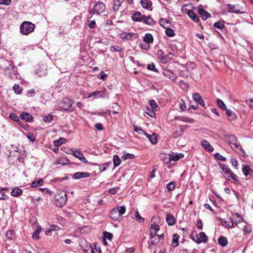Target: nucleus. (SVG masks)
Returning <instances> with one entry per match:
<instances>
[{"label": "nucleus", "mask_w": 253, "mask_h": 253, "mask_svg": "<svg viewBox=\"0 0 253 253\" xmlns=\"http://www.w3.org/2000/svg\"><path fill=\"white\" fill-rule=\"evenodd\" d=\"M161 219L159 216H153L150 223V238H154L160 229Z\"/></svg>", "instance_id": "obj_1"}, {"label": "nucleus", "mask_w": 253, "mask_h": 253, "mask_svg": "<svg viewBox=\"0 0 253 253\" xmlns=\"http://www.w3.org/2000/svg\"><path fill=\"white\" fill-rule=\"evenodd\" d=\"M35 28V24L29 21H24L20 25V33L23 35H28L34 31Z\"/></svg>", "instance_id": "obj_2"}, {"label": "nucleus", "mask_w": 253, "mask_h": 253, "mask_svg": "<svg viewBox=\"0 0 253 253\" xmlns=\"http://www.w3.org/2000/svg\"><path fill=\"white\" fill-rule=\"evenodd\" d=\"M105 9V5L102 2H98L94 5L92 8L89 9L88 12L91 14L100 15L103 13Z\"/></svg>", "instance_id": "obj_3"}, {"label": "nucleus", "mask_w": 253, "mask_h": 253, "mask_svg": "<svg viewBox=\"0 0 253 253\" xmlns=\"http://www.w3.org/2000/svg\"><path fill=\"white\" fill-rule=\"evenodd\" d=\"M55 205L58 207L64 206L67 201V195L64 192H61L55 197Z\"/></svg>", "instance_id": "obj_4"}, {"label": "nucleus", "mask_w": 253, "mask_h": 253, "mask_svg": "<svg viewBox=\"0 0 253 253\" xmlns=\"http://www.w3.org/2000/svg\"><path fill=\"white\" fill-rule=\"evenodd\" d=\"M74 102L68 98H64L59 102V107L63 110H69L72 108Z\"/></svg>", "instance_id": "obj_5"}, {"label": "nucleus", "mask_w": 253, "mask_h": 253, "mask_svg": "<svg viewBox=\"0 0 253 253\" xmlns=\"http://www.w3.org/2000/svg\"><path fill=\"white\" fill-rule=\"evenodd\" d=\"M224 176L228 179L230 178L236 180L237 175L229 169L225 165H222L221 166Z\"/></svg>", "instance_id": "obj_6"}, {"label": "nucleus", "mask_w": 253, "mask_h": 253, "mask_svg": "<svg viewBox=\"0 0 253 253\" xmlns=\"http://www.w3.org/2000/svg\"><path fill=\"white\" fill-rule=\"evenodd\" d=\"M120 38L125 40H134L138 38V35L134 33L124 32L120 34Z\"/></svg>", "instance_id": "obj_7"}, {"label": "nucleus", "mask_w": 253, "mask_h": 253, "mask_svg": "<svg viewBox=\"0 0 253 253\" xmlns=\"http://www.w3.org/2000/svg\"><path fill=\"white\" fill-rule=\"evenodd\" d=\"M225 9H226V10L230 13H242L241 11H240V9L239 8V6L238 4L234 5L231 4H227L226 5Z\"/></svg>", "instance_id": "obj_8"}, {"label": "nucleus", "mask_w": 253, "mask_h": 253, "mask_svg": "<svg viewBox=\"0 0 253 253\" xmlns=\"http://www.w3.org/2000/svg\"><path fill=\"white\" fill-rule=\"evenodd\" d=\"M194 241H195L198 244H200L202 242L207 243L208 242V237L206 235V234L201 232L199 234V236H196L197 240L194 239V238H192Z\"/></svg>", "instance_id": "obj_9"}, {"label": "nucleus", "mask_w": 253, "mask_h": 253, "mask_svg": "<svg viewBox=\"0 0 253 253\" xmlns=\"http://www.w3.org/2000/svg\"><path fill=\"white\" fill-rule=\"evenodd\" d=\"M72 154L76 158H78L80 161L83 163L86 164L88 163L87 159L84 156L82 152L80 150L72 151Z\"/></svg>", "instance_id": "obj_10"}, {"label": "nucleus", "mask_w": 253, "mask_h": 253, "mask_svg": "<svg viewBox=\"0 0 253 253\" xmlns=\"http://www.w3.org/2000/svg\"><path fill=\"white\" fill-rule=\"evenodd\" d=\"M224 139L225 141L228 143L231 147L233 143H235V141H237V137L231 134H225L224 137Z\"/></svg>", "instance_id": "obj_11"}, {"label": "nucleus", "mask_w": 253, "mask_h": 253, "mask_svg": "<svg viewBox=\"0 0 253 253\" xmlns=\"http://www.w3.org/2000/svg\"><path fill=\"white\" fill-rule=\"evenodd\" d=\"M110 217L115 221H119L122 219L119 212L118 209H113L110 213Z\"/></svg>", "instance_id": "obj_12"}, {"label": "nucleus", "mask_w": 253, "mask_h": 253, "mask_svg": "<svg viewBox=\"0 0 253 253\" xmlns=\"http://www.w3.org/2000/svg\"><path fill=\"white\" fill-rule=\"evenodd\" d=\"M198 13L203 20H206L211 17V14L204 10L202 5L199 6Z\"/></svg>", "instance_id": "obj_13"}, {"label": "nucleus", "mask_w": 253, "mask_h": 253, "mask_svg": "<svg viewBox=\"0 0 253 253\" xmlns=\"http://www.w3.org/2000/svg\"><path fill=\"white\" fill-rule=\"evenodd\" d=\"M166 157H169V160L170 161L176 162L179 160L180 159L183 158L184 155L182 153H179L177 154L173 153L172 154H168L165 155Z\"/></svg>", "instance_id": "obj_14"}, {"label": "nucleus", "mask_w": 253, "mask_h": 253, "mask_svg": "<svg viewBox=\"0 0 253 253\" xmlns=\"http://www.w3.org/2000/svg\"><path fill=\"white\" fill-rule=\"evenodd\" d=\"M225 112L228 121L231 122L236 119L237 116L235 112L229 109H227Z\"/></svg>", "instance_id": "obj_15"}, {"label": "nucleus", "mask_w": 253, "mask_h": 253, "mask_svg": "<svg viewBox=\"0 0 253 253\" xmlns=\"http://www.w3.org/2000/svg\"><path fill=\"white\" fill-rule=\"evenodd\" d=\"M144 15H142L141 12L136 11L132 14L131 18L133 21L135 22H141Z\"/></svg>", "instance_id": "obj_16"}, {"label": "nucleus", "mask_w": 253, "mask_h": 253, "mask_svg": "<svg viewBox=\"0 0 253 253\" xmlns=\"http://www.w3.org/2000/svg\"><path fill=\"white\" fill-rule=\"evenodd\" d=\"M141 22L148 25H153L155 22L150 16L144 15Z\"/></svg>", "instance_id": "obj_17"}, {"label": "nucleus", "mask_w": 253, "mask_h": 253, "mask_svg": "<svg viewBox=\"0 0 253 253\" xmlns=\"http://www.w3.org/2000/svg\"><path fill=\"white\" fill-rule=\"evenodd\" d=\"M90 174L87 172H77L74 174L73 178L74 179H80L82 178L88 177Z\"/></svg>", "instance_id": "obj_18"}, {"label": "nucleus", "mask_w": 253, "mask_h": 253, "mask_svg": "<svg viewBox=\"0 0 253 253\" xmlns=\"http://www.w3.org/2000/svg\"><path fill=\"white\" fill-rule=\"evenodd\" d=\"M201 145L207 151L211 152L213 150V147L206 140H203L201 141Z\"/></svg>", "instance_id": "obj_19"}, {"label": "nucleus", "mask_w": 253, "mask_h": 253, "mask_svg": "<svg viewBox=\"0 0 253 253\" xmlns=\"http://www.w3.org/2000/svg\"><path fill=\"white\" fill-rule=\"evenodd\" d=\"M91 96H95L96 98H104L105 97V93L104 92L95 91L89 93L87 97L89 98Z\"/></svg>", "instance_id": "obj_20"}, {"label": "nucleus", "mask_w": 253, "mask_h": 253, "mask_svg": "<svg viewBox=\"0 0 253 253\" xmlns=\"http://www.w3.org/2000/svg\"><path fill=\"white\" fill-rule=\"evenodd\" d=\"M166 221L167 223L170 226L173 225L176 222L174 215L171 213L167 214Z\"/></svg>", "instance_id": "obj_21"}, {"label": "nucleus", "mask_w": 253, "mask_h": 253, "mask_svg": "<svg viewBox=\"0 0 253 253\" xmlns=\"http://www.w3.org/2000/svg\"><path fill=\"white\" fill-rule=\"evenodd\" d=\"M163 74L164 75L168 78V79H171V80H175V76L174 75L173 73L170 71V70L167 69H163Z\"/></svg>", "instance_id": "obj_22"}, {"label": "nucleus", "mask_w": 253, "mask_h": 253, "mask_svg": "<svg viewBox=\"0 0 253 253\" xmlns=\"http://www.w3.org/2000/svg\"><path fill=\"white\" fill-rule=\"evenodd\" d=\"M243 172L246 176L250 175L253 176V170L249 166H244L242 168Z\"/></svg>", "instance_id": "obj_23"}, {"label": "nucleus", "mask_w": 253, "mask_h": 253, "mask_svg": "<svg viewBox=\"0 0 253 253\" xmlns=\"http://www.w3.org/2000/svg\"><path fill=\"white\" fill-rule=\"evenodd\" d=\"M144 134L146 136V137L149 139V140L153 144H155L157 142V135L156 133H153L152 134L150 135L146 132L144 133Z\"/></svg>", "instance_id": "obj_24"}, {"label": "nucleus", "mask_w": 253, "mask_h": 253, "mask_svg": "<svg viewBox=\"0 0 253 253\" xmlns=\"http://www.w3.org/2000/svg\"><path fill=\"white\" fill-rule=\"evenodd\" d=\"M187 14L193 21L198 22L199 21V17L193 10H189Z\"/></svg>", "instance_id": "obj_25"}, {"label": "nucleus", "mask_w": 253, "mask_h": 253, "mask_svg": "<svg viewBox=\"0 0 253 253\" xmlns=\"http://www.w3.org/2000/svg\"><path fill=\"white\" fill-rule=\"evenodd\" d=\"M20 118L22 120H25L27 122H30L32 121L33 118L32 116L26 112H24L22 113V114L20 116Z\"/></svg>", "instance_id": "obj_26"}, {"label": "nucleus", "mask_w": 253, "mask_h": 253, "mask_svg": "<svg viewBox=\"0 0 253 253\" xmlns=\"http://www.w3.org/2000/svg\"><path fill=\"white\" fill-rule=\"evenodd\" d=\"M140 3L143 8L146 9H150L152 7V3L148 0H141Z\"/></svg>", "instance_id": "obj_27"}, {"label": "nucleus", "mask_w": 253, "mask_h": 253, "mask_svg": "<svg viewBox=\"0 0 253 253\" xmlns=\"http://www.w3.org/2000/svg\"><path fill=\"white\" fill-rule=\"evenodd\" d=\"M149 104H150V106H151L152 109L153 110V111L150 113V114H148L150 117H153L154 115H155V113L154 112V110H156V108L157 107V105L156 102L155 101V100L153 99H151L150 100Z\"/></svg>", "instance_id": "obj_28"}, {"label": "nucleus", "mask_w": 253, "mask_h": 253, "mask_svg": "<svg viewBox=\"0 0 253 253\" xmlns=\"http://www.w3.org/2000/svg\"><path fill=\"white\" fill-rule=\"evenodd\" d=\"M175 120H179L186 123H192L194 122L193 119L187 118L183 116H177L175 118Z\"/></svg>", "instance_id": "obj_29"}, {"label": "nucleus", "mask_w": 253, "mask_h": 253, "mask_svg": "<svg viewBox=\"0 0 253 253\" xmlns=\"http://www.w3.org/2000/svg\"><path fill=\"white\" fill-rule=\"evenodd\" d=\"M43 184V180L42 178H39L37 180L33 181L31 183L32 187H37L39 186H42Z\"/></svg>", "instance_id": "obj_30"}, {"label": "nucleus", "mask_w": 253, "mask_h": 253, "mask_svg": "<svg viewBox=\"0 0 253 253\" xmlns=\"http://www.w3.org/2000/svg\"><path fill=\"white\" fill-rule=\"evenodd\" d=\"M22 191L21 189L18 187H15L12 190L11 194L14 197H17L20 195L22 194Z\"/></svg>", "instance_id": "obj_31"}, {"label": "nucleus", "mask_w": 253, "mask_h": 253, "mask_svg": "<svg viewBox=\"0 0 253 253\" xmlns=\"http://www.w3.org/2000/svg\"><path fill=\"white\" fill-rule=\"evenodd\" d=\"M218 244L222 247H225L228 243L227 239L225 237L221 236L218 239Z\"/></svg>", "instance_id": "obj_32"}, {"label": "nucleus", "mask_w": 253, "mask_h": 253, "mask_svg": "<svg viewBox=\"0 0 253 253\" xmlns=\"http://www.w3.org/2000/svg\"><path fill=\"white\" fill-rule=\"evenodd\" d=\"M179 238V236L177 234H174L172 236V246L173 247L175 248L178 246V239Z\"/></svg>", "instance_id": "obj_33"}, {"label": "nucleus", "mask_w": 253, "mask_h": 253, "mask_svg": "<svg viewBox=\"0 0 253 253\" xmlns=\"http://www.w3.org/2000/svg\"><path fill=\"white\" fill-rule=\"evenodd\" d=\"M232 219L237 223L242 221L243 218L238 213L233 214Z\"/></svg>", "instance_id": "obj_34"}, {"label": "nucleus", "mask_w": 253, "mask_h": 253, "mask_svg": "<svg viewBox=\"0 0 253 253\" xmlns=\"http://www.w3.org/2000/svg\"><path fill=\"white\" fill-rule=\"evenodd\" d=\"M143 40L149 43H152L153 42V37L151 34H146L143 39Z\"/></svg>", "instance_id": "obj_35"}, {"label": "nucleus", "mask_w": 253, "mask_h": 253, "mask_svg": "<svg viewBox=\"0 0 253 253\" xmlns=\"http://www.w3.org/2000/svg\"><path fill=\"white\" fill-rule=\"evenodd\" d=\"M169 24V22L167 19L161 18L160 19V25L162 27H163V28H164L165 29L169 27L168 25Z\"/></svg>", "instance_id": "obj_36"}, {"label": "nucleus", "mask_w": 253, "mask_h": 253, "mask_svg": "<svg viewBox=\"0 0 253 253\" xmlns=\"http://www.w3.org/2000/svg\"><path fill=\"white\" fill-rule=\"evenodd\" d=\"M121 160L117 155H115L113 157V163L115 167H118L121 164Z\"/></svg>", "instance_id": "obj_37"}, {"label": "nucleus", "mask_w": 253, "mask_h": 253, "mask_svg": "<svg viewBox=\"0 0 253 253\" xmlns=\"http://www.w3.org/2000/svg\"><path fill=\"white\" fill-rule=\"evenodd\" d=\"M135 219L140 223H143L144 221V218L142 217L138 211H136L134 214Z\"/></svg>", "instance_id": "obj_38"}, {"label": "nucleus", "mask_w": 253, "mask_h": 253, "mask_svg": "<svg viewBox=\"0 0 253 253\" xmlns=\"http://www.w3.org/2000/svg\"><path fill=\"white\" fill-rule=\"evenodd\" d=\"M217 106L222 110H226L227 109L226 105L224 104L223 101L219 99L217 100Z\"/></svg>", "instance_id": "obj_39"}, {"label": "nucleus", "mask_w": 253, "mask_h": 253, "mask_svg": "<svg viewBox=\"0 0 253 253\" xmlns=\"http://www.w3.org/2000/svg\"><path fill=\"white\" fill-rule=\"evenodd\" d=\"M140 47L142 49L148 50L150 48V43L143 40L140 42Z\"/></svg>", "instance_id": "obj_40"}, {"label": "nucleus", "mask_w": 253, "mask_h": 253, "mask_svg": "<svg viewBox=\"0 0 253 253\" xmlns=\"http://www.w3.org/2000/svg\"><path fill=\"white\" fill-rule=\"evenodd\" d=\"M166 34L169 37H172L175 35V33L173 30L171 28L168 27L166 28Z\"/></svg>", "instance_id": "obj_41"}, {"label": "nucleus", "mask_w": 253, "mask_h": 253, "mask_svg": "<svg viewBox=\"0 0 253 253\" xmlns=\"http://www.w3.org/2000/svg\"><path fill=\"white\" fill-rule=\"evenodd\" d=\"M41 228L40 227H38L33 233L32 236L33 238L39 240L40 239L39 234L41 232Z\"/></svg>", "instance_id": "obj_42"}, {"label": "nucleus", "mask_w": 253, "mask_h": 253, "mask_svg": "<svg viewBox=\"0 0 253 253\" xmlns=\"http://www.w3.org/2000/svg\"><path fill=\"white\" fill-rule=\"evenodd\" d=\"M13 89L16 94L21 93L23 90L22 88L19 84H15L13 86Z\"/></svg>", "instance_id": "obj_43"}, {"label": "nucleus", "mask_w": 253, "mask_h": 253, "mask_svg": "<svg viewBox=\"0 0 253 253\" xmlns=\"http://www.w3.org/2000/svg\"><path fill=\"white\" fill-rule=\"evenodd\" d=\"M213 26L218 29H220V30L222 29L225 27L223 22H221L220 21H219L214 23Z\"/></svg>", "instance_id": "obj_44"}, {"label": "nucleus", "mask_w": 253, "mask_h": 253, "mask_svg": "<svg viewBox=\"0 0 253 253\" xmlns=\"http://www.w3.org/2000/svg\"><path fill=\"white\" fill-rule=\"evenodd\" d=\"M52 120V116L51 115L45 116L43 117V121L46 123H50Z\"/></svg>", "instance_id": "obj_45"}, {"label": "nucleus", "mask_w": 253, "mask_h": 253, "mask_svg": "<svg viewBox=\"0 0 253 253\" xmlns=\"http://www.w3.org/2000/svg\"><path fill=\"white\" fill-rule=\"evenodd\" d=\"M174 54L172 53H169L165 57L163 58L164 60H165V62H167L168 61H170L173 57Z\"/></svg>", "instance_id": "obj_46"}, {"label": "nucleus", "mask_w": 253, "mask_h": 253, "mask_svg": "<svg viewBox=\"0 0 253 253\" xmlns=\"http://www.w3.org/2000/svg\"><path fill=\"white\" fill-rule=\"evenodd\" d=\"M9 117L11 120H12L15 122H20L19 117L17 115H16L15 113H10Z\"/></svg>", "instance_id": "obj_47"}, {"label": "nucleus", "mask_w": 253, "mask_h": 253, "mask_svg": "<svg viewBox=\"0 0 253 253\" xmlns=\"http://www.w3.org/2000/svg\"><path fill=\"white\" fill-rule=\"evenodd\" d=\"M116 209H118L120 215L121 216L123 214L125 213L126 211V207L125 206H118L117 208H115Z\"/></svg>", "instance_id": "obj_48"}, {"label": "nucleus", "mask_w": 253, "mask_h": 253, "mask_svg": "<svg viewBox=\"0 0 253 253\" xmlns=\"http://www.w3.org/2000/svg\"><path fill=\"white\" fill-rule=\"evenodd\" d=\"M202 98L200 94L199 93H195L193 95V100L197 103Z\"/></svg>", "instance_id": "obj_49"}, {"label": "nucleus", "mask_w": 253, "mask_h": 253, "mask_svg": "<svg viewBox=\"0 0 253 253\" xmlns=\"http://www.w3.org/2000/svg\"><path fill=\"white\" fill-rule=\"evenodd\" d=\"M122 50V48L119 46H111L110 47V51L113 52H116V51L120 52V51H121Z\"/></svg>", "instance_id": "obj_50"}, {"label": "nucleus", "mask_w": 253, "mask_h": 253, "mask_svg": "<svg viewBox=\"0 0 253 253\" xmlns=\"http://www.w3.org/2000/svg\"><path fill=\"white\" fill-rule=\"evenodd\" d=\"M147 69L155 72H157L158 71V69L155 67V65L153 63L147 66Z\"/></svg>", "instance_id": "obj_51"}, {"label": "nucleus", "mask_w": 253, "mask_h": 253, "mask_svg": "<svg viewBox=\"0 0 253 253\" xmlns=\"http://www.w3.org/2000/svg\"><path fill=\"white\" fill-rule=\"evenodd\" d=\"M65 142V139L62 137H60L59 139L54 142V144L57 145H60Z\"/></svg>", "instance_id": "obj_52"}, {"label": "nucleus", "mask_w": 253, "mask_h": 253, "mask_svg": "<svg viewBox=\"0 0 253 253\" xmlns=\"http://www.w3.org/2000/svg\"><path fill=\"white\" fill-rule=\"evenodd\" d=\"M243 231L244 235L249 234L252 232V228L251 226H245L243 229Z\"/></svg>", "instance_id": "obj_53"}, {"label": "nucleus", "mask_w": 253, "mask_h": 253, "mask_svg": "<svg viewBox=\"0 0 253 253\" xmlns=\"http://www.w3.org/2000/svg\"><path fill=\"white\" fill-rule=\"evenodd\" d=\"M214 156H215V158L218 160H220L221 161H226V158L218 153H215L214 155Z\"/></svg>", "instance_id": "obj_54"}, {"label": "nucleus", "mask_w": 253, "mask_h": 253, "mask_svg": "<svg viewBox=\"0 0 253 253\" xmlns=\"http://www.w3.org/2000/svg\"><path fill=\"white\" fill-rule=\"evenodd\" d=\"M175 187V182H170L167 184V188L168 190L170 191L173 190Z\"/></svg>", "instance_id": "obj_55"}, {"label": "nucleus", "mask_w": 253, "mask_h": 253, "mask_svg": "<svg viewBox=\"0 0 253 253\" xmlns=\"http://www.w3.org/2000/svg\"><path fill=\"white\" fill-rule=\"evenodd\" d=\"M108 163H105L99 166V170L100 171H104L107 169V167L108 166Z\"/></svg>", "instance_id": "obj_56"}, {"label": "nucleus", "mask_w": 253, "mask_h": 253, "mask_svg": "<svg viewBox=\"0 0 253 253\" xmlns=\"http://www.w3.org/2000/svg\"><path fill=\"white\" fill-rule=\"evenodd\" d=\"M27 137L29 139H30L32 142L34 141L36 138L34 134L30 132L27 133Z\"/></svg>", "instance_id": "obj_57"}, {"label": "nucleus", "mask_w": 253, "mask_h": 253, "mask_svg": "<svg viewBox=\"0 0 253 253\" xmlns=\"http://www.w3.org/2000/svg\"><path fill=\"white\" fill-rule=\"evenodd\" d=\"M14 232L13 230L8 231L6 234V236L7 238L9 239H12Z\"/></svg>", "instance_id": "obj_58"}, {"label": "nucleus", "mask_w": 253, "mask_h": 253, "mask_svg": "<svg viewBox=\"0 0 253 253\" xmlns=\"http://www.w3.org/2000/svg\"><path fill=\"white\" fill-rule=\"evenodd\" d=\"M179 85L182 88H187L188 87L187 84L185 82L182 80L179 81Z\"/></svg>", "instance_id": "obj_59"}, {"label": "nucleus", "mask_w": 253, "mask_h": 253, "mask_svg": "<svg viewBox=\"0 0 253 253\" xmlns=\"http://www.w3.org/2000/svg\"><path fill=\"white\" fill-rule=\"evenodd\" d=\"M11 2V0H0V4L8 5Z\"/></svg>", "instance_id": "obj_60"}, {"label": "nucleus", "mask_w": 253, "mask_h": 253, "mask_svg": "<svg viewBox=\"0 0 253 253\" xmlns=\"http://www.w3.org/2000/svg\"><path fill=\"white\" fill-rule=\"evenodd\" d=\"M95 24H96L95 21L91 20V21H88V23L87 25L89 28L92 29L95 27Z\"/></svg>", "instance_id": "obj_61"}, {"label": "nucleus", "mask_w": 253, "mask_h": 253, "mask_svg": "<svg viewBox=\"0 0 253 253\" xmlns=\"http://www.w3.org/2000/svg\"><path fill=\"white\" fill-rule=\"evenodd\" d=\"M107 77V75L103 71H101L98 75V78L99 79L104 80Z\"/></svg>", "instance_id": "obj_62"}, {"label": "nucleus", "mask_w": 253, "mask_h": 253, "mask_svg": "<svg viewBox=\"0 0 253 253\" xmlns=\"http://www.w3.org/2000/svg\"><path fill=\"white\" fill-rule=\"evenodd\" d=\"M181 133H182L181 130H180L179 131H175L173 133L172 136L174 138H176V137L180 136L181 134Z\"/></svg>", "instance_id": "obj_63"}, {"label": "nucleus", "mask_w": 253, "mask_h": 253, "mask_svg": "<svg viewBox=\"0 0 253 253\" xmlns=\"http://www.w3.org/2000/svg\"><path fill=\"white\" fill-rule=\"evenodd\" d=\"M197 227L199 230L203 229V223L201 219H199L197 223Z\"/></svg>", "instance_id": "obj_64"}]
</instances>
